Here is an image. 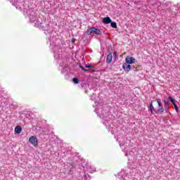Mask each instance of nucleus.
Listing matches in <instances>:
<instances>
[{"instance_id": "obj_1", "label": "nucleus", "mask_w": 180, "mask_h": 180, "mask_svg": "<svg viewBox=\"0 0 180 180\" xmlns=\"http://www.w3.org/2000/svg\"><path fill=\"white\" fill-rule=\"evenodd\" d=\"M24 15L30 18V22H31L33 26H35V27H38L39 29H42L46 34H50L51 32V30H50V26L49 25H46V27L44 26L43 22H40L37 17H36V13L34 11H33V9H30L27 11L26 8H25Z\"/></svg>"}, {"instance_id": "obj_2", "label": "nucleus", "mask_w": 180, "mask_h": 180, "mask_svg": "<svg viewBox=\"0 0 180 180\" xmlns=\"http://www.w3.org/2000/svg\"><path fill=\"white\" fill-rule=\"evenodd\" d=\"M94 112L100 116L101 119H103L104 122H103L106 129L112 128V115H109V107L106 105H98L97 109L94 110Z\"/></svg>"}, {"instance_id": "obj_3", "label": "nucleus", "mask_w": 180, "mask_h": 180, "mask_svg": "<svg viewBox=\"0 0 180 180\" xmlns=\"http://www.w3.org/2000/svg\"><path fill=\"white\" fill-rule=\"evenodd\" d=\"M56 41H57V38L54 35H50V37L48 39V43H49L52 51H53L54 58H60V52L61 51V49H60L59 46L56 45Z\"/></svg>"}, {"instance_id": "obj_4", "label": "nucleus", "mask_w": 180, "mask_h": 180, "mask_svg": "<svg viewBox=\"0 0 180 180\" xmlns=\"http://www.w3.org/2000/svg\"><path fill=\"white\" fill-rule=\"evenodd\" d=\"M11 4L13 5V6H15V8L18 9H20L21 11H23V13L25 14V9H27V11H29L30 9H33L30 8L29 7V5L25 4V0H13L11 1Z\"/></svg>"}, {"instance_id": "obj_5", "label": "nucleus", "mask_w": 180, "mask_h": 180, "mask_svg": "<svg viewBox=\"0 0 180 180\" xmlns=\"http://www.w3.org/2000/svg\"><path fill=\"white\" fill-rule=\"evenodd\" d=\"M94 33V34L100 35L101 34V30L96 28V27H91L86 30V34L88 36Z\"/></svg>"}, {"instance_id": "obj_6", "label": "nucleus", "mask_w": 180, "mask_h": 180, "mask_svg": "<svg viewBox=\"0 0 180 180\" xmlns=\"http://www.w3.org/2000/svg\"><path fill=\"white\" fill-rule=\"evenodd\" d=\"M29 143L34 146V147H37L39 144V141L37 140V138L36 136H31L29 139Z\"/></svg>"}, {"instance_id": "obj_7", "label": "nucleus", "mask_w": 180, "mask_h": 180, "mask_svg": "<svg viewBox=\"0 0 180 180\" xmlns=\"http://www.w3.org/2000/svg\"><path fill=\"white\" fill-rule=\"evenodd\" d=\"M125 63L127 64H134V63H136V58L131 56H127L125 58Z\"/></svg>"}, {"instance_id": "obj_8", "label": "nucleus", "mask_w": 180, "mask_h": 180, "mask_svg": "<svg viewBox=\"0 0 180 180\" xmlns=\"http://www.w3.org/2000/svg\"><path fill=\"white\" fill-rule=\"evenodd\" d=\"M165 111L166 112H168V109H167L166 107H159V108L155 111V113H156V115H160Z\"/></svg>"}, {"instance_id": "obj_9", "label": "nucleus", "mask_w": 180, "mask_h": 180, "mask_svg": "<svg viewBox=\"0 0 180 180\" xmlns=\"http://www.w3.org/2000/svg\"><path fill=\"white\" fill-rule=\"evenodd\" d=\"M122 70H124V71L126 72H129V71L131 70V65H130V64L124 63L122 65Z\"/></svg>"}, {"instance_id": "obj_10", "label": "nucleus", "mask_w": 180, "mask_h": 180, "mask_svg": "<svg viewBox=\"0 0 180 180\" xmlns=\"http://www.w3.org/2000/svg\"><path fill=\"white\" fill-rule=\"evenodd\" d=\"M174 99L172 96H169L168 98H166L164 100V103H165V108L169 110V101L171 102V99Z\"/></svg>"}, {"instance_id": "obj_11", "label": "nucleus", "mask_w": 180, "mask_h": 180, "mask_svg": "<svg viewBox=\"0 0 180 180\" xmlns=\"http://www.w3.org/2000/svg\"><path fill=\"white\" fill-rule=\"evenodd\" d=\"M171 99V102L172 103V105L176 110V112H179V108H178V105H176V101L174 98H169Z\"/></svg>"}, {"instance_id": "obj_12", "label": "nucleus", "mask_w": 180, "mask_h": 180, "mask_svg": "<svg viewBox=\"0 0 180 180\" xmlns=\"http://www.w3.org/2000/svg\"><path fill=\"white\" fill-rule=\"evenodd\" d=\"M103 23L105 25H109V23H112V19L109 17H105L103 19Z\"/></svg>"}, {"instance_id": "obj_13", "label": "nucleus", "mask_w": 180, "mask_h": 180, "mask_svg": "<svg viewBox=\"0 0 180 180\" xmlns=\"http://www.w3.org/2000/svg\"><path fill=\"white\" fill-rule=\"evenodd\" d=\"M68 169L69 171V174L70 175H72V174H74V165L72 163L70 164L68 167Z\"/></svg>"}, {"instance_id": "obj_14", "label": "nucleus", "mask_w": 180, "mask_h": 180, "mask_svg": "<svg viewBox=\"0 0 180 180\" xmlns=\"http://www.w3.org/2000/svg\"><path fill=\"white\" fill-rule=\"evenodd\" d=\"M148 108H149L150 110V112L152 114L154 113V112H157V110H155V108H154V106L153 105V101H151L150 103H149V105L148 106Z\"/></svg>"}, {"instance_id": "obj_15", "label": "nucleus", "mask_w": 180, "mask_h": 180, "mask_svg": "<svg viewBox=\"0 0 180 180\" xmlns=\"http://www.w3.org/2000/svg\"><path fill=\"white\" fill-rule=\"evenodd\" d=\"M112 58H113V56H112V54H108L106 58L107 64H110V63H112Z\"/></svg>"}, {"instance_id": "obj_16", "label": "nucleus", "mask_w": 180, "mask_h": 180, "mask_svg": "<svg viewBox=\"0 0 180 180\" xmlns=\"http://www.w3.org/2000/svg\"><path fill=\"white\" fill-rule=\"evenodd\" d=\"M84 67L85 68H89L90 70H92L91 72H95L96 71V68L92 66L91 65L85 64Z\"/></svg>"}, {"instance_id": "obj_17", "label": "nucleus", "mask_w": 180, "mask_h": 180, "mask_svg": "<svg viewBox=\"0 0 180 180\" xmlns=\"http://www.w3.org/2000/svg\"><path fill=\"white\" fill-rule=\"evenodd\" d=\"M150 4L151 5H158V6H160L161 5V1L158 0H151Z\"/></svg>"}, {"instance_id": "obj_18", "label": "nucleus", "mask_w": 180, "mask_h": 180, "mask_svg": "<svg viewBox=\"0 0 180 180\" xmlns=\"http://www.w3.org/2000/svg\"><path fill=\"white\" fill-rule=\"evenodd\" d=\"M15 133H16L17 134H20V133H22V127L20 126L15 127Z\"/></svg>"}, {"instance_id": "obj_19", "label": "nucleus", "mask_w": 180, "mask_h": 180, "mask_svg": "<svg viewBox=\"0 0 180 180\" xmlns=\"http://www.w3.org/2000/svg\"><path fill=\"white\" fill-rule=\"evenodd\" d=\"M110 23L111 27H112L113 29H117V24L116 23V22L111 21V22Z\"/></svg>"}, {"instance_id": "obj_20", "label": "nucleus", "mask_w": 180, "mask_h": 180, "mask_svg": "<svg viewBox=\"0 0 180 180\" xmlns=\"http://www.w3.org/2000/svg\"><path fill=\"white\" fill-rule=\"evenodd\" d=\"M157 103L159 108H163L162 103L161 102V99H157Z\"/></svg>"}, {"instance_id": "obj_21", "label": "nucleus", "mask_w": 180, "mask_h": 180, "mask_svg": "<svg viewBox=\"0 0 180 180\" xmlns=\"http://www.w3.org/2000/svg\"><path fill=\"white\" fill-rule=\"evenodd\" d=\"M108 51L109 54L112 55V53H113V48H112V46H109L108 47Z\"/></svg>"}, {"instance_id": "obj_22", "label": "nucleus", "mask_w": 180, "mask_h": 180, "mask_svg": "<svg viewBox=\"0 0 180 180\" xmlns=\"http://www.w3.org/2000/svg\"><path fill=\"white\" fill-rule=\"evenodd\" d=\"M72 82H74V84H79V79H78V78H77V77H75L72 79Z\"/></svg>"}, {"instance_id": "obj_23", "label": "nucleus", "mask_w": 180, "mask_h": 180, "mask_svg": "<svg viewBox=\"0 0 180 180\" xmlns=\"http://www.w3.org/2000/svg\"><path fill=\"white\" fill-rule=\"evenodd\" d=\"M68 70V68H63L61 70V74H65Z\"/></svg>"}, {"instance_id": "obj_24", "label": "nucleus", "mask_w": 180, "mask_h": 180, "mask_svg": "<svg viewBox=\"0 0 180 180\" xmlns=\"http://www.w3.org/2000/svg\"><path fill=\"white\" fill-rule=\"evenodd\" d=\"M117 176H118V178H121L122 180H127V179H126V178H127V176H122L120 174H118Z\"/></svg>"}, {"instance_id": "obj_25", "label": "nucleus", "mask_w": 180, "mask_h": 180, "mask_svg": "<svg viewBox=\"0 0 180 180\" xmlns=\"http://www.w3.org/2000/svg\"><path fill=\"white\" fill-rule=\"evenodd\" d=\"M89 171L90 172H94L96 171V169L95 167H89Z\"/></svg>"}, {"instance_id": "obj_26", "label": "nucleus", "mask_w": 180, "mask_h": 180, "mask_svg": "<svg viewBox=\"0 0 180 180\" xmlns=\"http://www.w3.org/2000/svg\"><path fill=\"white\" fill-rule=\"evenodd\" d=\"M120 146L121 148H122V147H126V145L124 144V143H120Z\"/></svg>"}, {"instance_id": "obj_27", "label": "nucleus", "mask_w": 180, "mask_h": 180, "mask_svg": "<svg viewBox=\"0 0 180 180\" xmlns=\"http://www.w3.org/2000/svg\"><path fill=\"white\" fill-rule=\"evenodd\" d=\"M95 98H96V96L95 95V94H92V96H91V100L94 101V99H95Z\"/></svg>"}, {"instance_id": "obj_28", "label": "nucleus", "mask_w": 180, "mask_h": 180, "mask_svg": "<svg viewBox=\"0 0 180 180\" xmlns=\"http://www.w3.org/2000/svg\"><path fill=\"white\" fill-rule=\"evenodd\" d=\"M113 57H117V51H115L113 52Z\"/></svg>"}, {"instance_id": "obj_29", "label": "nucleus", "mask_w": 180, "mask_h": 180, "mask_svg": "<svg viewBox=\"0 0 180 180\" xmlns=\"http://www.w3.org/2000/svg\"><path fill=\"white\" fill-rule=\"evenodd\" d=\"M71 42L72 44L75 43V38H72V40H71Z\"/></svg>"}, {"instance_id": "obj_30", "label": "nucleus", "mask_w": 180, "mask_h": 180, "mask_svg": "<svg viewBox=\"0 0 180 180\" xmlns=\"http://www.w3.org/2000/svg\"><path fill=\"white\" fill-rule=\"evenodd\" d=\"M79 68H81V70H82V71H84L85 69L84 68V67H82V65H80L79 66Z\"/></svg>"}, {"instance_id": "obj_31", "label": "nucleus", "mask_w": 180, "mask_h": 180, "mask_svg": "<svg viewBox=\"0 0 180 180\" xmlns=\"http://www.w3.org/2000/svg\"><path fill=\"white\" fill-rule=\"evenodd\" d=\"M83 71H84V72H88V70H86V69H84Z\"/></svg>"}, {"instance_id": "obj_32", "label": "nucleus", "mask_w": 180, "mask_h": 180, "mask_svg": "<svg viewBox=\"0 0 180 180\" xmlns=\"http://www.w3.org/2000/svg\"><path fill=\"white\" fill-rule=\"evenodd\" d=\"M11 4L13 2V0H8Z\"/></svg>"}, {"instance_id": "obj_33", "label": "nucleus", "mask_w": 180, "mask_h": 180, "mask_svg": "<svg viewBox=\"0 0 180 180\" xmlns=\"http://www.w3.org/2000/svg\"><path fill=\"white\" fill-rule=\"evenodd\" d=\"M141 0H136V2H140Z\"/></svg>"}]
</instances>
